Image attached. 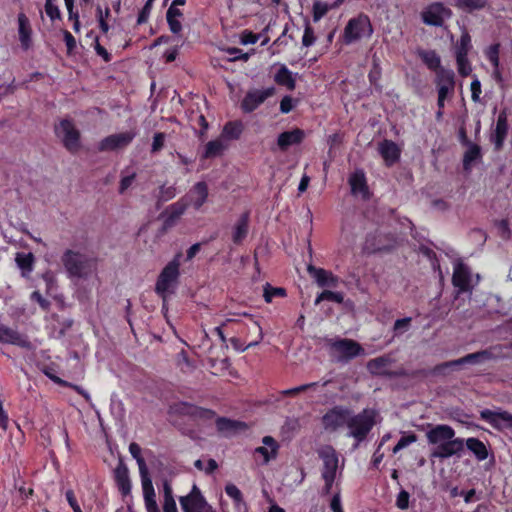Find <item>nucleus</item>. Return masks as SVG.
I'll use <instances>...</instances> for the list:
<instances>
[{
    "label": "nucleus",
    "instance_id": "1",
    "mask_svg": "<svg viewBox=\"0 0 512 512\" xmlns=\"http://www.w3.org/2000/svg\"><path fill=\"white\" fill-rule=\"evenodd\" d=\"M455 430L447 424H437L426 432V438L430 445L436 447L431 452L432 458L448 459L453 456L460 457L466 447L477 461L488 458V446L476 437L467 439L455 437Z\"/></svg>",
    "mask_w": 512,
    "mask_h": 512
},
{
    "label": "nucleus",
    "instance_id": "2",
    "mask_svg": "<svg viewBox=\"0 0 512 512\" xmlns=\"http://www.w3.org/2000/svg\"><path fill=\"white\" fill-rule=\"evenodd\" d=\"M61 262L69 278L87 279L92 273L91 259L78 251L65 250L61 256Z\"/></svg>",
    "mask_w": 512,
    "mask_h": 512
},
{
    "label": "nucleus",
    "instance_id": "3",
    "mask_svg": "<svg viewBox=\"0 0 512 512\" xmlns=\"http://www.w3.org/2000/svg\"><path fill=\"white\" fill-rule=\"evenodd\" d=\"M375 425V412L373 410L364 409L362 412L354 416H349L347 427L349 428V436L356 440L357 447L363 442Z\"/></svg>",
    "mask_w": 512,
    "mask_h": 512
},
{
    "label": "nucleus",
    "instance_id": "4",
    "mask_svg": "<svg viewBox=\"0 0 512 512\" xmlns=\"http://www.w3.org/2000/svg\"><path fill=\"white\" fill-rule=\"evenodd\" d=\"M373 32L370 18L366 14L360 13L347 22L342 34V41L344 44L350 45L363 37H371Z\"/></svg>",
    "mask_w": 512,
    "mask_h": 512
},
{
    "label": "nucleus",
    "instance_id": "5",
    "mask_svg": "<svg viewBox=\"0 0 512 512\" xmlns=\"http://www.w3.org/2000/svg\"><path fill=\"white\" fill-rule=\"evenodd\" d=\"M180 257V253L176 254L175 257L162 269L157 278L155 291L163 301L166 300L167 293L173 292V286L178 281L180 275Z\"/></svg>",
    "mask_w": 512,
    "mask_h": 512
},
{
    "label": "nucleus",
    "instance_id": "6",
    "mask_svg": "<svg viewBox=\"0 0 512 512\" xmlns=\"http://www.w3.org/2000/svg\"><path fill=\"white\" fill-rule=\"evenodd\" d=\"M55 134L61 139L63 146L72 154L79 151L81 147L80 131L75 127L71 119L60 120L54 128Z\"/></svg>",
    "mask_w": 512,
    "mask_h": 512
},
{
    "label": "nucleus",
    "instance_id": "7",
    "mask_svg": "<svg viewBox=\"0 0 512 512\" xmlns=\"http://www.w3.org/2000/svg\"><path fill=\"white\" fill-rule=\"evenodd\" d=\"M329 346L341 363H347L364 353L363 347L357 341L348 338L330 340Z\"/></svg>",
    "mask_w": 512,
    "mask_h": 512
},
{
    "label": "nucleus",
    "instance_id": "8",
    "mask_svg": "<svg viewBox=\"0 0 512 512\" xmlns=\"http://www.w3.org/2000/svg\"><path fill=\"white\" fill-rule=\"evenodd\" d=\"M394 362L390 354H385L367 362V370L373 376H382L389 378L405 377L407 373L405 369L400 368L396 371L389 370V366Z\"/></svg>",
    "mask_w": 512,
    "mask_h": 512
},
{
    "label": "nucleus",
    "instance_id": "9",
    "mask_svg": "<svg viewBox=\"0 0 512 512\" xmlns=\"http://www.w3.org/2000/svg\"><path fill=\"white\" fill-rule=\"evenodd\" d=\"M452 15V10L442 2H433L423 9L421 19L426 25L442 27L445 20L451 18Z\"/></svg>",
    "mask_w": 512,
    "mask_h": 512
},
{
    "label": "nucleus",
    "instance_id": "10",
    "mask_svg": "<svg viewBox=\"0 0 512 512\" xmlns=\"http://www.w3.org/2000/svg\"><path fill=\"white\" fill-rule=\"evenodd\" d=\"M492 353L489 350H481L474 353H470L459 359L447 361L438 364L434 368V372L437 374L443 373L448 368L459 367L465 364H478L485 360L491 359Z\"/></svg>",
    "mask_w": 512,
    "mask_h": 512
},
{
    "label": "nucleus",
    "instance_id": "11",
    "mask_svg": "<svg viewBox=\"0 0 512 512\" xmlns=\"http://www.w3.org/2000/svg\"><path fill=\"white\" fill-rule=\"evenodd\" d=\"M480 418L498 431L512 430V414L508 411L484 409L480 411Z\"/></svg>",
    "mask_w": 512,
    "mask_h": 512
},
{
    "label": "nucleus",
    "instance_id": "12",
    "mask_svg": "<svg viewBox=\"0 0 512 512\" xmlns=\"http://www.w3.org/2000/svg\"><path fill=\"white\" fill-rule=\"evenodd\" d=\"M307 272L320 288H336L340 283V278L337 275L324 268L309 264Z\"/></svg>",
    "mask_w": 512,
    "mask_h": 512
},
{
    "label": "nucleus",
    "instance_id": "13",
    "mask_svg": "<svg viewBox=\"0 0 512 512\" xmlns=\"http://www.w3.org/2000/svg\"><path fill=\"white\" fill-rule=\"evenodd\" d=\"M274 94V88L249 91L241 102V109L245 113L255 111L265 100Z\"/></svg>",
    "mask_w": 512,
    "mask_h": 512
},
{
    "label": "nucleus",
    "instance_id": "14",
    "mask_svg": "<svg viewBox=\"0 0 512 512\" xmlns=\"http://www.w3.org/2000/svg\"><path fill=\"white\" fill-rule=\"evenodd\" d=\"M135 136L136 133L133 131H126L109 135L100 141L98 149L100 151H113L119 148H123L129 145Z\"/></svg>",
    "mask_w": 512,
    "mask_h": 512
},
{
    "label": "nucleus",
    "instance_id": "15",
    "mask_svg": "<svg viewBox=\"0 0 512 512\" xmlns=\"http://www.w3.org/2000/svg\"><path fill=\"white\" fill-rule=\"evenodd\" d=\"M349 416V409L334 407L324 414L322 422L326 430L335 431L343 425H347Z\"/></svg>",
    "mask_w": 512,
    "mask_h": 512
},
{
    "label": "nucleus",
    "instance_id": "16",
    "mask_svg": "<svg viewBox=\"0 0 512 512\" xmlns=\"http://www.w3.org/2000/svg\"><path fill=\"white\" fill-rule=\"evenodd\" d=\"M179 502L183 512H203L207 505L205 498L196 485H193L188 495L180 497Z\"/></svg>",
    "mask_w": 512,
    "mask_h": 512
},
{
    "label": "nucleus",
    "instance_id": "17",
    "mask_svg": "<svg viewBox=\"0 0 512 512\" xmlns=\"http://www.w3.org/2000/svg\"><path fill=\"white\" fill-rule=\"evenodd\" d=\"M452 284L458 288L460 292H468L471 290V271L470 268L458 261L454 264Z\"/></svg>",
    "mask_w": 512,
    "mask_h": 512
},
{
    "label": "nucleus",
    "instance_id": "18",
    "mask_svg": "<svg viewBox=\"0 0 512 512\" xmlns=\"http://www.w3.org/2000/svg\"><path fill=\"white\" fill-rule=\"evenodd\" d=\"M319 457L323 461L322 478H336L338 469V454L332 446H325L320 452Z\"/></svg>",
    "mask_w": 512,
    "mask_h": 512
},
{
    "label": "nucleus",
    "instance_id": "19",
    "mask_svg": "<svg viewBox=\"0 0 512 512\" xmlns=\"http://www.w3.org/2000/svg\"><path fill=\"white\" fill-rule=\"evenodd\" d=\"M508 120H507V114L505 111H501L498 115L497 121H496V127L491 134V142L494 144V148L496 151H499L502 149L505 139L508 134Z\"/></svg>",
    "mask_w": 512,
    "mask_h": 512
},
{
    "label": "nucleus",
    "instance_id": "20",
    "mask_svg": "<svg viewBox=\"0 0 512 512\" xmlns=\"http://www.w3.org/2000/svg\"><path fill=\"white\" fill-rule=\"evenodd\" d=\"M305 136V131L300 128L284 131L277 137V146L282 152H285L289 147L302 143Z\"/></svg>",
    "mask_w": 512,
    "mask_h": 512
},
{
    "label": "nucleus",
    "instance_id": "21",
    "mask_svg": "<svg viewBox=\"0 0 512 512\" xmlns=\"http://www.w3.org/2000/svg\"><path fill=\"white\" fill-rule=\"evenodd\" d=\"M188 207V202L181 198L177 202L169 205L162 213L164 217V227H172L176 221L185 213Z\"/></svg>",
    "mask_w": 512,
    "mask_h": 512
},
{
    "label": "nucleus",
    "instance_id": "22",
    "mask_svg": "<svg viewBox=\"0 0 512 512\" xmlns=\"http://www.w3.org/2000/svg\"><path fill=\"white\" fill-rule=\"evenodd\" d=\"M379 153L388 167L398 162L401 157V150L398 145L388 139L379 144Z\"/></svg>",
    "mask_w": 512,
    "mask_h": 512
},
{
    "label": "nucleus",
    "instance_id": "23",
    "mask_svg": "<svg viewBox=\"0 0 512 512\" xmlns=\"http://www.w3.org/2000/svg\"><path fill=\"white\" fill-rule=\"evenodd\" d=\"M262 443L263 446L255 448V454L263 457V464H268L271 460L277 458L280 446L272 436H264Z\"/></svg>",
    "mask_w": 512,
    "mask_h": 512
},
{
    "label": "nucleus",
    "instance_id": "24",
    "mask_svg": "<svg viewBox=\"0 0 512 512\" xmlns=\"http://www.w3.org/2000/svg\"><path fill=\"white\" fill-rule=\"evenodd\" d=\"M114 478L119 492L122 496H128L131 493V481L129 471L125 464L120 462L114 470Z\"/></svg>",
    "mask_w": 512,
    "mask_h": 512
},
{
    "label": "nucleus",
    "instance_id": "25",
    "mask_svg": "<svg viewBox=\"0 0 512 512\" xmlns=\"http://www.w3.org/2000/svg\"><path fill=\"white\" fill-rule=\"evenodd\" d=\"M18 34L22 49L28 50L32 44V28L28 17L24 13L18 14Z\"/></svg>",
    "mask_w": 512,
    "mask_h": 512
},
{
    "label": "nucleus",
    "instance_id": "26",
    "mask_svg": "<svg viewBox=\"0 0 512 512\" xmlns=\"http://www.w3.org/2000/svg\"><path fill=\"white\" fill-rule=\"evenodd\" d=\"M142 482V490L144 497L145 509L147 512H160L156 501V494L153 487L152 479L147 478L141 480Z\"/></svg>",
    "mask_w": 512,
    "mask_h": 512
},
{
    "label": "nucleus",
    "instance_id": "27",
    "mask_svg": "<svg viewBox=\"0 0 512 512\" xmlns=\"http://www.w3.org/2000/svg\"><path fill=\"white\" fill-rule=\"evenodd\" d=\"M15 262L20 269L21 276L30 278L35 266V256L32 252H18L15 256Z\"/></svg>",
    "mask_w": 512,
    "mask_h": 512
},
{
    "label": "nucleus",
    "instance_id": "28",
    "mask_svg": "<svg viewBox=\"0 0 512 512\" xmlns=\"http://www.w3.org/2000/svg\"><path fill=\"white\" fill-rule=\"evenodd\" d=\"M249 212H244L240 215L232 232V241L234 244L239 245L247 237L249 231Z\"/></svg>",
    "mask_w": 512,
    "mask_h": 512
},
{
    "label": "nucleus",
    "instance_id": "29",
    "mask_svg": "<svg viewBox=\"0 0 512 512\" xmlns=\"http://www.w3.org/2000/svg\"><path fill=\"white\" fill-rule=\"evenodd\" d=\"M349 185L352 194H362L366 196L369 192L365 173L362 170H357L349 177Z\"/></svg>",
    "mask_w": 512,
    "mask_h": 512
},
{
    "label": "nucleus",
    "instance_id": "30",
    "mask_svg": "<svg viewBox=\"0 0 512 512\" xmlns=\"http://www.w3.org/2000/svg\"><path fill=\"white\" fill-rule=\"evenodd\" d=\"M452 4L466 13L484 10L489 6V0H452Z\"/></svg>",
    "mask_w": 512,
    "mask_h": 512
},
{
    "label": "nucleus",
    "instance_id": "31",
    "mask_svg": "<svg viewBox=\"0 0 512 512\" xmlns=\"http://www.w3.org/2000/svg\"><path fill=\"white\" fill-rule=\"evenodd\" d=\"M0 343L27 346V341L17 331L6 326H0Z\"/></svg>",
    "mask_w": 512,
    "mask_h": 512
},
{
    "label": "nucleus",
    "instance_id": "32",
    "mask_svg": "<svg viewBox=\"0 0 512 512\" xmlns=\"http://www.w3.org/2000/svg\"><path fill=\"white\" fill-rule=\"evenodd\" d=\"M274 81L278 85L285 86L289 90H294L296 87V81L293 77V74L285 65H281V67L278 69L274 75Z\"/></svg>",
    "mask_w": 512,
    "mask_h": 512
},
{
    "label": "nucleus",
    "instance_id": "33",
    "mask_svg": "<svg viewBox=\"0 0 512 512\" xmlns=\"http://www.w3.org/2000/svg\"><path fill=\"white\" fill-rule=\"evenodd\" d=\"M472 49V39L469 34V32L465 29L460 39L457 41L455 48H454V54L455 58H464L468 57V54L470 50Z\"/></svg>",
    "mask_w": 512,
    "mask_h": 512
},
{
    "label": "nucleus",
    "instance_id": "34",
    "mask_svg": "<svg viewBox=\"0 0 512 512\" xmlns=\"http://www.w3.org/2000/svg\"><path fill=\"white\" fill-rule=\"evenodd\" d=\"M192 194L195 195L192 204L196 210H199L208 198V186L204 181L197 182L192 189Z\"/></svg>",
    "mask_w": 512,
    "mask_h": 512
},
{
    "label": "nucleus",
    "instance_id": "35",
    "mask_svg": "<svg viewBox=\"0 0 512 512\" xmlns=\"http://www.w3.org/2000/svg\"><path fill=\"white\" fill-rule=\"evenodd\" d=\"M244 130L243 123L240 120L228 121L222 130V137L228 140H238Z\"/></svg>",
    "mask_w": 512,
    "mask_h": 512
},
{
    "label": "nucleus",
    "instance_id": "36",
    "mask_svg": "<svg viewBox=\"0 0 512 512\" xmlns=\"http://www.w3.org/2000/svg\"><path fill=\"white\" fill-rule=\"evenodd\" d=\"M467 146L468 149L463 155V168L465 171L471 170V165L473 162L482 159L481 147L478 144L471 143Z\"/></svg>",
    "mask_w": 512,
    "mask_h": 512
},
{
    "label": "nucleus",
    "instance_id": "37",
    "mask_svg": "<svg viewBox=\"0 0 512 512\" xmlns=\"http://www.w3.org/2000/svg\"><path fill=\"white\" fill-rule=\"evenodd\" d=\"M418 55L428 69L436 72L442 69L441 58L435 50H421Z\"/></svg>",
    "mask_w": 512,
    "mask_h": 512
},
{
    "label": "nucleus",
    "instance_id": "38",
    "mask_svg": "<svg viewBox=\"0 0 512 512\" xmlns=\"http://www.w3.org/2000/svg\"><path fill=\"white\" fill-rule=\"evenodd\" d=\"M129 452L131 456L137 461L141 480L150 478L146 462L141 455V447L137 443L132 442L129 445Z\"/></svg>",
    "mask_w": 512,
    "mask_h": 512
},
{
    "label": "nucleus",
    "instance_id": "39",
    "mask_svg": "<svg viewBox=\"0 0 512 512\" xmlns=\"http://www.w3.org/2000/svg\"><path fill=\"white\" fill-rule=\"evenodd\" d=\"M216 417V412L212 409L195 406L192 420L202 423L203 425H210Z\"/></svg>",
    "mask_w": 512,
    "mask_h": 512
},
{
    "label": "nucleus",
    "instance_id": "40",
    "mask_svg": "<svg viewBox=\"0 0 512 512\" xmlns=\"http://www.w3.org/2000/svg\"><path fill=\"white\" fill-rule=\"evenodd\" d=\"M44 374L50 380H52L55 384H57V385H59L61 387L71 388L74 391H76L79 395L83 396L85 399H89L88 392H86L81 386L73 384V383H70V382H68L66 380H63L62 378H60V377L56 376L55 374H53L52 372H50L49 370H45Z\"/></svg>",
    "mask_w": 512,
    "mask_h": 512
},
{
    "label": "nucleus",
    "instance_id": "41",
    "mask_svg": "<svg viewBox=\"0 0 512 512\" xmlns=\"http://www.w3.org/2000/svg\"><path fill=\"white\" fill-rule=\"evenodd\" d=\"M325 300L332 301L337 304H342L344 302V294L342 292L324 289L321 293L317 295L315 299V305H318Z\"/></svg>",
    "mask_w": 512,
    "mask_h": 512
},
{
    "label": "nucleus",
    "instance_id": "42",
    "mask_svg": "<svg viewBox=\"0 0 512 512\" xmlns=\"http://www.w3.org/2000/svg\"><path fill=\"white\" fill-rule=\"evenodd\" d=\"M213 422H215L216 428L220 433L235 431L240 425V422L226 417H215Z\"/></svg>",
    "mask_w": 512,
    "mask_h": 512
},
{
    "label": "nucleus",
    "instance_id": "43",
    "mask_svg": "<svg viewBox=\"0 0 512 512\" xmlns=\"http://www.w3.org/2000/svg\"><path fill=\"white\" fill-rule=\"evenodd\" d=\"M225 493L230 497L236 507L245 505L244 497L240 489L233 483H228L225 486Z\"/></svg>",
    "mask_w": 512,
    "mask_h": 512
},
{
    "label": "nucleus",
    "instance_id": "44",
    "mask_svg": "<svg viewBox=\"0 0 512 512\" xmlns=\"http://www.w3.org/2000/svg\"><path fill=\"white\" fill-rule=\"evenodd\" d=\"M330 10H332L330 4L315 0L312 6L313 21L319 22Z\"/></svg>",
    "mask_w": 512,
    "mask_h": 512
},
{
    "label": "nucleus",
    "instance_id": "45",
    "mask_svg": "<svg viewBox=\"0 0 512 512\" xmlns=\"http://www.w3.org/2000/svg\"><path fill=\"white\" fill-rule=\"evenodd\" d=\"M195 406L196 405H194V404L180 401V402L174 403L172 406H170V413L188 416V417L192 418Z\"/></svg>",
    "mask_w": 512,
    "mask_h": 512
},
{
    "label": "nucleus",
    "instance_id": "46",
    "mask_svg": "<svg viewBox=\"0 0 512 512\" xmlns=\"http://www.w3.org/2000/svg\"><path fill=\"white\" fill-rule=\"evenodd\" d=\"M223 150H224V145L220 140L209 141L205 146L203 158L209 159V158L216 157V156L220 155Z\"/></svg>",
    "mask_w": 512,
    "mask_h": 512
},
{
    "label": "nucleus",
    "instance_id": "47",
    "mask_svg": "<svg viewBox=\"0 0 512 512\" xmlns=\"http://www.w3.org/2000/svg\"><path fill=\"white\" fill-rule=\"evenodd\" d=\"M286 290L281 287H272L270 284H266L264 287V300L266 303H271L274 297H285Z\"/></svg>",
    "mask_w": 512,
    "mask_h": 512
},
{
    "label": "nucleus",
    "instance_id": "48",
    "mask_svg": "<svg viewBox=\"0 0 512 512\" xmlns=\"http://www.w3.org/2000/svg\"><path fill=\"white\" fill-rule=\"evenodd\" d=\"M438 85H448L450 87L455 86V74L450 69H440L437 72Z\"/></svg>",
    "mask_w": 512,
    "mask_h": 512
},
{
    "label": "nucleus",
    "instance_id": "49",
    "mask_svg": "<svg viewBox=\"0 0 512 512\" xmlns=\"http://www.w3.org/2000/svg\"><path fill=\"white\" fill-rule=\"evenodd\" d=\"M317 385H318V382L307 383V384L300 385L298 387L282 390L279 392V394L282 397H288V396L294 397V396H297L298 394H300L301 392H305L311 388L316 387Z\"/></svg>",
    "mask_w": 512,
    "mask_h": 512
},
{
    "label": "nucleus",
    "instance_id": "50",
    "mask_svg": "<svg viewBox=\"0 0 512 512\" xmlns=\"http://www.w3.org/2000/svg\"><path fill=\"white\" fill-rule=\"evenodd\" d=\"M417 441V435L415 433H409L407 435L402 436L397 444L393 448V453H398L400 450L404 449L405 447L409 446L410 444Z\"/></svg>",
    "mask_w": 512,
    "mask_h": 512
},
{
    "label": "nucleus",
    "instance_id": "51",
    "mask_svg": "<svg viewBox=\"0 0 512 512\" xmlns=\"http://www.w3.org/2000/svg\"><path fill=\"white\" fill-rule=\"evenodd\" d=\"M176 196V188L174 186L162 185L159 189L158 202H167Z\"/></svg>",
    "mask_w": 512,
    "mask_h": 512
},
{
    "label": "nucleus",
    "instance_id": "52",
    "mask_svg": "<svg viewBox=\"0 0 512 512\" xmlns=\"http://www.w3.org/2000/svg\"><path fill=\"white\" fill-rule=\"evenodd\" d=\"M499 48L500 45L496 43L491 45L486 52V57L494 68L499 66Z\"/></svg>",
    "mask_w": 512,
    "mask_h": 512
},
{
    "label": "nucleus",
    "instance_id": "53",
    "mask_svg": "<svg viewBox=\"0 0 512 512\" xmlns=\"http://www.w3.org/2000/svg\"><path fill=\"white\" fill-rule=\"evenodd\" d=\"M456 64H457L458 73L462 77H467V76H469L471 74L472 67H471V64L469 62L468 57L456 58Z\"/></svg>",
    "mask_w": 512,
    "mask_h": 512
},
{
    "label": "nucleus",
    "instance_id": "54",
    "mask_svg": "<svg viewBox=\"0 0 512 512\" xmlns=\"http://www.w3.org/2000/svg\"><path fill=\"white\" fill-rule=\"evenodd\" d=\"M55 1L56 0H46L45 2V12L52 21L61 18L60 10L55 4Z\"/></svg>",
    "mask_w": 512,
    "mask_h": 512
},
{
    "label": "nucleus",
    "instance_id": "55",
    "mask_svg": "<svg viewBox=\"0 0 512 512\" xmlns=\"http://www.w3.org/2000/svg\"><path fill=\"white\" fill-rule=\"evenodd\" d=\"M154 0H147L142 9L140 10L137 18L138 24H144L148 21L151 13L152 4Z\"/></svg>",
    "mask_w": 512,
    "mask_h": 512
},
{
    "label": "nucleus",
    "instance_id": "56",
    "mask_svg": "<svg viewBox=\"0 0 512 512\" xmlns=\"http://www.w3.org/2000/svg\"><path fill=\"white\" fill-rule=\"evenodd\" d=\"M315 41H316V37L314 34V30L309 24H307L304 29V34L302 37V44L305 47H310L315 43Z\"/></svg>",
    "mask_w": 512,
    "mask_h": 512
},
{
    "label": "nucleus",
    "instance_id": "57",
    "mask_svg": "<svg viewBox=\"0 0 512 512\" xmlns=\"http://www.w3.org/2000/svg\"><path fill=\"white\" fill-rule=\"evenodd\" d=\"M94 49L98 56H100L105 62H110L112 60L111 54L107 51L105 47H103L99 42V37L96 36L94 39Z\"/></svg>",
    "mask_w": 512,
    "mask_h": 512
},
{
    "label": "nucleus",
    "instance_id": "58",
    "mask_svg": "<svg viewBox=\"0 0 512 512\" xmlns=\"http://www.w3.org/2000/svg\"><path fill=\"white\" fill-rule=\"evenodd\" d=\"M410 494L406 490H401L396 497V506L400 510H406L409 507Z\"/></svg>",
    "mask_w": 512,
    "mask_h": 512
},
{
    "label": "nucleus",
    "instance_id": "59",
    "mask_svg": "<svg viewBox=\"0 0 512 512\" xmlns=\"http://www.w3.org/2000/svg\"><path fill=\"white\" fill-rule=\"evenodd\" d=\"M65 498L73 512H82V509L77 501L76 495L72 489L65 492Z\"/></svg>",
    "mask_w": 512,
    "mask_h": 512
},
{
    "label": "nucleus",
    "instance_id": "60",
    "mask_svg": "<svg viewBox=\"0 0 512 512\" xmlns=\"http://www.w3.org/2000/svg\"><path fill=\"white\" fill-rule=\"evenodd\" d=\"M165 134L162 132L155 133L152 142L151 152H159L164 147Z\"/></svg>",
    "mask_w": 512,
    "mask_h": 512
},
{
    "label": "nucleus",
    "instance_id": "61",
    "mask_svg": "<svg viewBox=\"0 0 512 512\" xmlns=\"http://www.w3.org/2000/svg\"><path fill=\"white\" fill-rule=\"evenodd\" d=\"M63 38L67 47V54L71 55L76 48V39L68 30L63 31Z\"/></svg>",
    "mask_w": 512,
    "mask_h": 512
},
{
    "label": "nucleus",
    "instance_id": "62",
    "mask_svg": "<svg viewBox=\"0 0 512 512\" xmlns=\"http://www.w3.org/2000/svg\"><path fill=\"white\" fill-rule=\"evenodd\" d=\"M30 298L32 301L37 302L43 310H48L50 308V301L44 298L39 291L32 292Z\"/></svg>",
    "mask_w": 512,
    "mask_h": 512
},
{
    "label": "nucleus",
    "instance_id": "63",
    "mask_svg": "<svg viewBox=\"0 0 512 512\" xmlns=\"http://www.w3.org/2000/svg\"><path fill=\"white\" fill-rule=\"evenodd\" d=\"M258 40H259V34H256V33L252 32V31H249V30H245L242 33L241 43L244 44V45L255 44V43H257Z\"/></svg>",
    "mask_w": 512,
    "mask_h": 512
},
{
    "label": "nucleus",
    "instance_id": "64",
    "mask_svg": "<svg viewBox=\"0 0 512 512\" xmlns=\"http://www.w3.org/2000/svg\"><path fill=\"white\" fill-rule=\"evenodd\" d=\"M293 98L291 96H284L280 101V111L283 114H288L294 107Z\"/></svg>",
    "mask_w": 512,
    "mask_h": 512
}]
</instances>
